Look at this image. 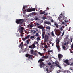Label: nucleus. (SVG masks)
Segmentation results:
<instances>
[{
    "label": "nucleus",
    "mask_w": 73,
    "mask_h": 73,
    "mask_svg": "<svg viewBox=\"0 0 73 73\" xmlns=\"http://www.w3.org/2000/svg\"><path fill=\"white\" fill-rule=\"evenodd\" d=\"M20 33H21V36L22 37H23V36H24V35H24V33H23V31H21Z\"/></svg>",
    "instance_id": "obj_17"
},
{
    "label": "nucleus",
    "mask_w": 73,
    "mask_h": 73,
    "mask_svg": "<svg viewBox=\"0 0 73 73\" xmlns=\"http://www.w3.org/2000/svg\"><path fill=\"white\" fill-rule=\"evenodd\" d=\"M57 66L58 67L60 68V69H61V66H60L59 65L57 64Z\"/></svg>",
    "instance_id": "obj_29"
},
{
    "label": "nucleus",
    "mask_w": 73,
    "mask_h": 73,
    "mask_svg": "<svg viewBox=\"0 0 73 73\" xmlns=\"http://www.w3.org/2000/svg\"><path fill=\"white\" fill-rule=\"evenodd\" d=\"M48 56L46 55L42 57V58H44L45 59H47V58H48Z\"/></svg>",
    "instance_id": "obj_16"
},
{
    "label": "nucleus",
    "mask_w": 73,
    "mask_h": 73,
    "mask_svg": "<svg viewBox=\"0 0 73 73\" xmlns=\"http://www.w3.org/2000/svg\"><path fill=\"white\" fill-rule=\"evenodd\" d=\"M36 32H37V31H34L33 32V33H34H34H36Z\"/></svg>",
    "instance_id": "obj_49"
},
{
    "label": "nucleus",
    "mask_w": 73,
    "mask_h": 73,
    "mask_svg": "<svg viewBox=\"0 0 73 73\" xmlns=\"http://www.w3.org/2000/svg\"><path fill=\"white\" fill-rule=\"evenodd\" d=\"M32 56H33V55H29V54H26V57H28V58L30 59H31V60L32 59Z\"/></svg>",
    "instance_id": "obj_4"
},
{
    "label": "nucleus",
    "mask_w": 73,
    "mask_h": 73,
    "mask_svg": "<svg viewBox=\"0 0 73 73\" xmlns=\"http://www.w3.org/2000/svg\"><path fill=\"white\" fill-rule=\"evenodd\" d=\"M48 65H52V64L51 63L49 62L48 63Z\"/></svg>",
    "instance_id": "obj_43"
},
{
    "label": "nucleus",
    "mask_w": 73,
    "mask_h": 73,
    "mask_svg": "<svg viewBox=\"0 0 73 73\" xmlns=\"http://www.w3.org/2000/svg\"><path fill=\"white\" fill-rule=\"evenodd\" d=\"M33 54V55H34V56H36V55H37V53H36V52H34Z\"/></svg>",
    "instance_id": "obj_27"
},
{
    "label": "nucleus",
    "mask_w": 73,
    "mask_h": 73,
    "mask_svg": "<svg viewBox=\"0 0 73 73\" xmlns=\"http://www.w3.org/2000/svg\"><path fill=\"white\" fill-rule=\"evenodd\" d=\"M71 49L72 50H73V43L72 44L71 46Z\"/></svg>",
    "instance_id": "obj_21"
},
{
    "label": "nucleus",
    "mask_w": 73,
    "mask_h": 73,
    "mask_svg": "<svg viewBox=\"0 0 73 73\" xmlns=\"http://www.w3.org/2000/svg\"><path fill=\"white\" fill-rule=\"evenodd\" d=\"M26 42L27 43V44H29V41L28 40H26Z\"/></svg>",
    "instance_id": "obj_31"
},
{
    "label": "nucleus",
    "mask_w": 73,
    "mask_h": 73,
    "mask_svg": "<svg viewBox=\"0 0 73 73\" xmlns=\"http://www.w3.org/2000/svg\"><path fill=\"white\" fill-rule=\"evenodd\" d=\"M70 52L71 53H73V52L72 51H70Z\"/></svg>",
    "instance_id": "obj_51"
},
{
    "label": "nucleus",
    "mask_w": 73,
    "mask_h": 73,
    "mask_svg": "<svg viewBox=\"0 0 73 73\" xmlns=\"http://www.w3.org/2000/svg\"><path fill=\"white\" fill-rule=\"evenodd\" d=\"M64 62L65 63H66L68 65H69V60H68V59H66L65 61H64Z\"/></svg>",
    "instance_id": "obj_11"
},
{
    "label": "nucleus",
    "mask_w": 73,
    "mask_h": 73,
    "mask_svg": "<svg viewBox=\"0 0 73 73\" xmlns=\"http://www.w3.org/2000/svg\"><path fill=\"white\" fill-rule=\"evenodd\" d=\"M72 39H71V42H72Z\"/></svg>",
    "instance_id": "obj_64"
},
{
    "label": "nucleus",
    "mask_w": 73,
    "mask_h": 73,
    "mask_svg": "<svg viewBox=\"0 0 73 73\" xmlns=\"http://www.w3.org/2000/svg\"><path fill=\"white\" fill-rule=\"evenodd\" d=\"M48 35L50 36V34L49 33H48L47 35H45V37H48Z\"/></svg>",
    "instance_id": "obj_24"
},
{
    "label": "nucleus",
    "mask_w": 73,
    "mask_h": 73,
    "mask_svg": "<svg viewBox=\"0 0 73 73\" xmlns=\"http://www.w3.org/2000/svg\"><path fill=\"white\" fill-rule=\"evenodd\" d=\"M60 15H61V16H62V12L60 14Z\"/></svg>",
    "instance_id": "obj_60"
},
{
    "label": "nucleus",
    "mask_w": 73,
    "mask_h": 73,
    "mask_svg": "<svg viewBox=\"0 0 73 73\" xmlns=\"http://www.w3.org/2000/svg\"><path fill=\"white\" fill-rule=\"evenodd\" d=\"M64 21L65 22H66V23H68V20H65Z\"/></svg>",
    "instance_id": "obj_39"
},
{
    "label": "nucleus",
    "mask_w": 73,
    "mask_h": 73,
    "mask_svg": "<svg viewBox=\"0 0 73 73\" xmlns=\"http://www.w3.org/2000/svg\"><path fill=\"white\" fill-rule=\"evenodd\" d=\"M53 67V65H51L50 66V68H52Z\"/></svg>",
    "instance_id": "obj_62"
},
{
    "label": "nucleus",
    "mask_w": 73,
    "mask_h": 73,
    "mask_svg": "<svg viewBox=\"0 0 73 73\" xmlns=\"http://www.w3.org/2000/svg\"><path fill=\"white\" fill-rule=\"evenodd\" d=\"M46 71L47 72H48V71H49V69L48 68H47L46 69Z\"/></svg>",
    "instance_id": "obj_45"
},
{
    "label": "nucleus",
    "mask_w": 73,
    "mask_h": 73,
    "mask_svg": "<svg viewBox=\"0 0 73 73\" xmlns=\"http://www.w3.org/2000/svg\"><path fill=\"white\" fill-rule=\"evenodd\" d=\"M29 27H34V25H33V24H30L29 25Z\"/></svg>",
    "instance_id": "obj_22"
},
{
    "label": "nucleus",
    "mask_w": 73,
    "mask_h": 73,
    "mask_svg": "<svg viewBox=\"0 0 73 73\" xmlns=\"http://www.w3.org/2000/svg\"><path fill=\"white\" fill-rule=\"evenodd\" d=\"M39 54H40V56H42V54L40 52H39L38 53Z\"/></svg>",
    "instance_id": "obj_40"
},
{
    "label": "nucleus",
    "mask_w": 73,
    "mask_h": 73,
    "mask_svg": "<svg viewBox=\"0 0 73 73\" xmlns=\"http://www.w3.org/2000/svg\"><path fill=\"white\" fill-rule=\"evenodd\" d=\"M30 38L32 40H33L34 39H35V37H31Z\"/></svg>",
    "instance_id": "obj_25"
},
{
    "label": "nucleus",
    "mask_w": 73,
    "mask_h": 73,
    "mask_svg": "<svg viewBox=\"0 0 73 73\" xmlns=\"http://www.w3.org/2000/svg\"><path fill=\"white\" fill-rule=\"evenodd\" d=\"M70 70H73V69L71 68H70Z\"/></svg>",
    "instance_id": "obj_63"
},
{
    "label": "nucleus",
    "mask_w": 73,
    "mask_h": 73,
    "mask_svg": "<svg viewBox=\"0 0 73 73\" xmlns=\"http://www.w3.org/2000/svg\"><path fill=\"white\" fill-rule=\"evenodd\" d=\"M35 20H38V18L37 17L35 18Z\"/></svg>",
    "instance_id": "obj_38"
},
{
    "label": "nucleus",
    "mask_w": 73,
    "mask_h": 73,
    "mask_svg": "<svg viewBox=\"0 0 73 73\" xmlns=\"http://www.w3.org/2000/svg\"><path fill=\"white\" fill-rule=\"evenodd\" d=\"M56 41L57 42L56 44V45H57V44H59V43L60 42V39H59V38H56Z\"/></svg>",
    "instance_id": "obj_10"
},
{
    "label": "nucleus",
    "mask_w": 73,
    "mask_h": 73,
    "mask_svg": "<svg viewBox=\"0 0 73 73\" xmlns=\"http://www.w3.org/2000/svg\"><path fill=\"white\" fill-rule=\"evenodd\" d=\"M35 36H37V37H39V34L38 33H36V34Z\"/></svg>",
    "instance_id": "obj_28"
},
{
    "label": "nucleus",
    "mask_w": 73,
    "mask_h": 73,
    "mask_svg": "<svg viewBox=\"0 0 73 73\" xmlns=\"http://www.w3.org/2000/svg\"><path fill=\"white\" fill-rule=\"evenodd\" d=\"M51 22H53L54 21L52 19L51 20Z\"/></svg>",
    "instance_id": "obj_53"
},
{
    "label": "nucleus",
    "mask_w": 73,
    "mask_h": 73,
    "mask_svg": "<svg viewBox=\"0 0 73 73\" xmlns=\"http://www.w3.org/2000/svg\"><path fill=\"white\" fill-rule=\"evenodd\" d=\"M50 52H52V50H48V52L49 53H50Z\"/></svg>",
    "instance_id": "obj_35"
},
{
    "label": "nucleus",
    "mask_w": 73,
    "mask_h": 73,
    "mask_svg": "<svg viewBox=\"0 0 73 73\" xmlns=\"http://www.w3.org/2000/svg\"><path fill=\"white\" fill-rule=\"evenodd\" d=\"M24 20L23 19H16V23L17 24L23 25L24 23Z\"/></svg>",
    "instance_id": "obj_1"
},
{
    "label": "nucleus",
    "mask_w": 73,
    "mask_h": 73,
    "mask_svg": "<svg viewBox=\"0 0 73 73\" xmlns=\"http://www.w3.org/2000/svg\"><path fill=\"white\" fill-rule=\"evenodd\" d=\"M51 35L52 36H54V33H53V31H52L51 32Z\"/></svg>",
    "instance_id": "obj_32"
},
{
    "label": "nucleus",
    "mask_w": 73,
    "mask_h": 73,
    "mask_svg": "<svg viewBox=\"0 0 73 73\" xmlns=\"http://www.w3.org/2000/svg\"><path fill=\"white\" fill-rule=\"evenodd\" d=\"M63 48L64 49V50H66L65 49V48H66V47H65V46H64L63 47Z\"/></svg>",
    "instance_id": "obj_33"
},
{
    "label": "nucleus",
    "mask_w": 73,
    "mask_h": 73,
    "mask_svg": "<svg viewBox=\"0 0 73 73\" xmlns=\"http://www.w3.org/2000/svg\"><path fill=\"white\" fill-rule=\"evenodd\" d=\"M40 64H40V68H42V65L44 66L45 65V64L43 62L41 63Z\"/></svg>",
    "instance_id": "obj_14"
},
{
    "label": "nucleus",
    "mask_w": 73,
    "mask_h": 73,
    "mask_svg": "<svg viewBox=\"0 0 73 73\" xmlns=\"http://www.w3.org/2000/svg\"><path fill=\"white\" fill-rule=\"evenodd\" d=\"M29 38V37H26L25 38H22L23 41H25L26 39H28Z\"/></svg>",
    "instance_id": "obj_15"
},
{
    "label": "nucleus",
    "mask_w": 73,
    "mask_h": 73,
    "mask_svg": "<svg viewBox=\"0 0 73 73\" xmlns=\"http://www.w3.org/2000/svg\"><path fill=\"white\" fill-rule=\"evenodd\" d=\"M44 24H51V23H50V22H49V21H46L45 22H44Z\"/></svg>",
    "instance_id": "obj_12"
},
{
    "label": "nucleus",
    "mask_w": 73,
    "mask_h": 73,
    "mask_svg": "<svg viewBox=\"0 0 73 73\" xmlns=\"http://www.w3.org/2000/svg\"><path fill=\"white\" fill-rule=\"evenodd\" d=\"M37 39L38 40H40V37H38L37 38Z\"/></svg>",
    "instance_id": "obj_36"
},
{
    "label": "nucleus",
    "mask_w": 73,
    "mask_h": 73,
    "mask_svg": "<svg viewBox=\"0 0 73 73\" xmlns=\"http://www.w3.org/2000/svg\"><path fill=\"white\" fill-rule=\"evenodd\" d=\"M38 28H41V27H40L39 26H38Z\"/></svg>",
    "instance_id": "obj_56"
},
{
    "label": "nucleus",
    "mask_w": 73,
    "mask_h": 73,
    "mask_svg": "<svg viewBox=\"0 0 73 73\" xmlns=\"http://www.w3.org/2000/svg\"><path fill=\"white\" fill-rule=\"evenodd\" d=\"M32 49H33L35 48H36V47L35 46V45L34 44H33L32 45Z\"/></svg>",
    "instance_id": "obj_18"
},
{
    "label": "nucleus",
    "mask_w": 73,
    "mask_h": 73,
    "mask_svg": "<svg viewBox=\"0 0 73 73\" xmlns=\"http://www.w3.org/2000/svg\"><path fill=\"white\" fill-rule=\"evenodd\" d=\"M29 48L30 49H32V46H29Z\"/></svg>",
    "instance_id": "obj_37"
},
{
    "label": "nucleus",
    "mask_w": 73,
    "mask_h": 73,
    "mask_svg": "<svg viewBox=\"0 0 73 73\" xmlns=\"http://www.w3.org/2000/svg\"><path fill=\"white\" fill-rule=\"evenodd\" d=\"M48 46L47 45H46L45 46V48H46V49H47V48H48L47 47Z\"/></svg>",
    "instance_id": "obj_34"
},
{
    "label": "nucleus",
    "mask_w": 73,
    "mask_h": 73,
    "mask_svg": "<svg viewBox=\"0 0 73 73\" xmlns=\"http://www.w3.org/2000/svg\"><path fill=\"white\" fill-rule=\"evenodd\" d=\"M46 9H47V10H49V7H47Z\"/></svg>",
    "instance_id": "obj_58"
},
{
    "label": "nucleus",
    "mask_w": 73,
    "mask_h": 73,
    "mask_svg": "<svg viewBox=\"0 0 73 73\" xmlns=\"http://www.w3.org/2000/svg\"><path fill=\"white\" fill-rule=\"evenodd\" d=\"M54 25H56V26L57 27H57H58V25L57 23H54Z\"/></svg>",
    "instance_id": "obj_26"
},
{
    "label": "nucleus",
    "mask_w": 73,
    "mask_h": 73,
    "mask_svg": "<svg viewBox=\"0 0 73 73\" xmlns=\"http://www.w3.org/2000/svg\"><path fill=\"white\" fill-rule=\"evenodd\" d=\"M64 33H65V32H64V31H63V33H62V34L63 35H64Z\"/></svg>",
    "instance_id": "obj_55"
},
{
    "label": "nucleus",
    "mask_w": 73,
    "mask_h": 73,
    "mask_svg": "<svg viewBox=\"0 0 73 73\" xmlns=\"http://www.w3.org/2000/svg\"><path fill=\"white\" fill-rule=\"evenodd\" d=\"M44 60H45L44 59H40L38 62V63H40H40L41 64V63H42V61H44Z\"/></svg>",
    "instance_id": "obj_8"
},
{
    "label": "nucleus",
    "mask_w": 73,
    "mask_h": 73,
    "mask_svg": "<svg viewBox=\"0 0 73 73\" xmlns=\"http://www.w3.org/2000/svg\"><path fill=\"white\" fill-rule=\"evenodd\" d=\"M56 46L58 51H60V50H61V48H60V46L59 44L56 45Z\"/></svg>",
    "instance_id": "obj_7"
},
{
    "label": "nucleus",
    "mask_w": 73,
    "mask_h": 73,
    "mask_svg": "<svg viewBox=\"0 0 73 73\" xmlns=\"http://www.w3.org/2000/svg\"><path fill=\"white\" fill-rule=\"evenodd\" d=\"M67 73H71V72H70V71H68L67 72Z\"/></svg>",
    "instance_id": "obj_46"
},
{
    "label": "nucleus",
    "mask_w": 73,
    "mask_h": 73,
    "mask_svg": "<svg viewBox=\"0 0 73 73\" xmlns=\"http://www.w3.org/2000/svg\"><path fill=\"white\" fill-rule=\"evenodd\" d=\"M58 58H59V59L61 60L63 57V55L61 54H59L58 55Z\"/></svg>",
    "instance_id": "obj_6"
},
{
    "label": "nucleus",
    "mask_w": 73,
    "mask_h": 73,
    "mask_svg": "<svg viewBox=\"0 0 73 73\" xmlns=\"http://www.w3.org/2000/svg\"><path fill=\"white\" fill-rule=\"evenodd\" d=\"M48 15V13H46L45 14H44V15Z\"/></svg>",
    "instance_id": "obj_48"
},
{
    "label": "nucleus",
    "mask_w": 73,
    "mask_h": 73,
    "mask_svg": "<svg viewBox=\"0 0 73 73\" xmlns=\"http://www.w3.org/2000/svg\"><path fill=\"white\" fill-rule=\"evenodd\" d=\"M64 45H66V42H65V43H64Z\"/></svg>",
    "instance_id": "obj_52"
},
{
    "label": "nucleus",
    "mask_w": 73,
    "mask_h": 73,
    "mask_svg": "<svg viewBox=\"0 0 73 73\" xmlns=\"http://www.w3.org/2000/svg\"><path fill=\"white\" fill-rule=\"evenodd\" d=\"M24 28L23 27H21L19 28L18 29V31H24Z\"/></svg>",
    "instance_id": "obj_9"
},
{
    "label": "nucleus",
    "mask_w": 73,
    "mask_h": 73,
    "mask_svg": "<svg viewBox=\"0 0 73 73\" xmlns=\"http://www.w3.org/2000/svg\"><path fill=\"white\" fill-rule=\"evenodd\" d=\"M66 44L67 45H68V44H69V41H68L67 43H66Z\"/></svg>",
    "instance_id": "obj_47"
},
{
    "label": "nucleus",
    "mask_w": 73,
    "mask_h": 73,
    "mask_svg": "<svg viewBox=\"0 0 73 73\" xmlns=\"http://www.w3.org/2000/svg\"><path fill=\"white\" fill-rule=\"evenodd\" d=\"M41 29H42V37H44V36L45 35V29H44V27H41Z\"/></svg>",
    "instance_id": "obj_2"
},
{
    "label": "nucleus",
    "mask_w": 73,
    "mask_h": 73,
    "mask_svg": "<svg viewBox=\"0 0 73 73\" xmlns=\"http://www.w3.org/2000/svg\"><path fill=\"white\" fill-rule=\"evenodd\" d=\"M45 11H43L42 12H40V14L41 15H42L43 14H44V13H45Z\"/></svg>",
    "instance_id": "obj_23"
},
{
    "label": "nucleus",
    "mask_w": 73,
    "mask_h": 73,
    "mask_svg": "<svg viewBox=\"0 0 73 73\" xmlns=\"http://www.w3.org/2000/svg\"><path fill=\"white\" fill-rule=\"evenodd\" d=\"M57 73H60V72L59 71H58L57 72Z\"/></svg>",
    "instance_id": "obj_61"
},
{
    "label": "nucleus",
    "mask_w": 73,
    "mask_h": 73,
    "mask_svg": "<svg viewBox=\"0 0 73 73\" xmlns=\"http://www.w3.org/2000/svg\"><path fill=\"white\" fill-rule=\"evenodd\" d=\"M60 29L61 31H63V29H62V28H61Z\"/></svg>",
    "instance_id": "obj_50"
},
{
    "label": "nucleus",
    "mask_w": 73,
    "mask_h": 73,
    "mask_svg": "<svg viewBox=\"0 0 73 73\" xmlns=\"http://www.w3.org/2000/svg\"><path fill=\"white\" fill-rule=\"evenodd\" d=\"M46 28L48 29H50V27L49 26H48L47 27H46Z\"/></svg>",
    "instance_id": "obj_30"
},
{
    "label": "nucleus",
    "mask_w": 73,
    "mask_h": 73,
    "mask_svg": "<svg viewBox=\"0 0 73 73\" xmlns=\"http://www.w3.org/2000/svg\"><path fill=\"white\" fill-rule=\"evenodd\" d=\"M36 24L37 25H40L39 24H38V23H36Z\"/></svg>",
    "instance_id": "obj_44"
},
{
    "label": "nucleus",
    "mask_w": 73,
    "mask_h": 73,
    "mask_svg": "<svg viewBox=\"0 0 73 73\" xmlns=\"http://www.w3.org/2000/svg\"><path fill=\"white\" fill-rule=\"evenodd\" d=\"M60 33H59L58 34V36H60V33H61V31H60Z\"/></svg>",
    "instance_id": "obj_42"
},
{
    "label": "nucleus",
    "mask_w": 73,
    "mask_h": 73,
    "mask_svg": "<svg viewBox=\"0 0 73 73\" xmlns=\"http://www.w3.org/2000/svg\"><path fill=\"white\" fill-rule=\"evenodd\" d=\"M43 19H46V17H43Z\"/></svg>",
    "instance_id": "obj_59"
},
{
    "label": "nucleus",
    "mask_w": 73,
    "mask_h": 73,
    "mask_svg": "<svg viewBox=\"0 0 73 73\" xmlns=\"http://www.w3.org/2000/svg\"><path fill=\"white\" fill-rule=\"evenodd\" d=\"M64 66H66V65L65 64H64Z\"/></svg>",
    "instance_id": "obj_57"
},
{
    "label": "nucleus",
    "mask_w": 73,
    "mask_h": 73,
    "mask_svg": "<svg viewBox=\"0 0 73 73\" xmlns=\"http://www.w3.org/2000/svg\"><path fill=\"white\" fill-rule=\"evenodd\" d=\"M35 8L29 9L27 10V12H32V11H35Z\"/></svg>",
    "instance_id": "obj_3"
},
{
    "label": "nucleus",
    "mask_w": 73,
    "mask_h": 73,
    "mask_svg": "<svg viewBox=\"0 0 73 73\" xmlns=\"http://www.w3.org/2000/svg\"><path fill=\"white\" fill-rule=\"evenodd\" d=\"M30 53L31 54H33V53H34V50L33 49L31 50L30 51Z\"/></svg>",
    "instance_id": "obj_20"
},
{
    "label": "nucleus",
    "mask_w": 73,
    "mask_h": 73,
    "mask_svg": "<svg viewBox=\"0 0 73 73\" xmlns=\"http://www.w3.org/2000/svg\"><path fill=\"white\" fill-rule=\"evenodd\" d=\"M24 9H25V7H23V13L24 15H25L26 13V10L25 9L23 10Z\"/></svg>",
    "instance_id": "obj_13"
},
{
    "label": "nucleus",
    "mask_w": 73,
    "mask_h": 73,
    "mask_svg": "<svg viewBox=\"0 0 73 73\" xmlns=\"http://www.w3.org/2000/svg\"><path fill=\"white\" fill-rule=\"evenodd\" d=\"M42 38H44V40L45 42H46V41H49V37H43Z\"/></svg>",
    "instance_id": "obj_5"
},
{
    "label": "nucleus",
    "mask_w": 73,
    "mask_h": 73,
    "mask_svg": "<svg viewBox=\"0 0 73 73\" xmlns=\"http://www.w3.org/2000/svg\"><path fill=\"white\" fill-rule=\"evenodd\" d=\"M23 43H21V44L19 45V47H20L21 48H23Z\"/></svg>",
    "instance_id": "obj_19"
},
{
    "label": "nucleus",
    "mask_w": 73,
    "mask_h": 73,
    "mask_svg": "<svg viewBox=\"0 0 73 73\" xmlns=\"http://www.w3.org/2000/svg\"><path fill=\"white\" fill-rule=\"evenodd\" d=\"M59 72L60 73V72H61V70H58Z\"/></svg>",
    "instance_id": "obj_54"
},
{
    "label": "nucleus",
    "mask_w": 73,
    "mask_h": 73,
    "mask_svg": "<svg viewBox=\"0 0 73 73\" xmlns=\"http://www.w3.org/2000/svg\"><path fill=\"white\" fill-rule=\"evenodd\" d=\"M34 43L36 44H38V42H35Z\"/></svg>",
    "instance_id": "obj_41"
}]
</instances>
